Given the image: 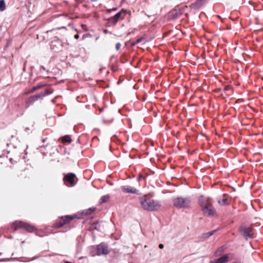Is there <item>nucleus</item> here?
Wrapping results in <instances>:
<instances>
[{
  "instance_id": "29",
  "label": "nucleus",
  "mask_w": 263,
  "mask_h": 263,
  "mask_svg": "<svg viewBox=\"0 0 263 263\" xmlns=\"http://www.w3.org/2000/svg\"><path fill=\"white\" fill-rule=\"evenodd\" d=\"M27 61H25L24 63V65H23V71H25L26 70V64H27Z\"/></svg>"
},
{
  "instance_id": "36",
  "label": "nucleus",
  "mask_w": 263,
  "mask_h": 263,
  "mask_svg": "<svg viewBox=\"0 0 263 263\" xmlns=\"http://www.w3.org/2000/svg\"><path fill=\"white\" fill-rule=\"evenodd\" d=\"M74 38L76 39H78L79 38V35L78 34H76L74 35Z\"/></svg>"
},
{
  "instance_id": "34",
  "label": "nucleus",
  "mask_w": 263,
  "mask_h": 263,
  "mask_svg": "<svg viewBox=\"0 0 263 263\" xmlns=\"http://www.w3.org/2000/svg\"><path fill=\"white\" fill-rule=\"evenodd\" d=\"M144 178V176L142 175H140L139 177H138V180H140Z\"/></svg>"
},
{
  "instance_id": "17",
  "label": "nucleus",
  "mask_w": 263,
  "mask_h": 263,
  "mask_svg": "<svg viewBox=\"0 0 263 263\" xmlns=\"http://www.w3.org/2000/svg\"><path fill=\"white\" fill-rule=\"evenodd\" d=\"M209 201L208 200H205L204 197L203 195H201L198 199V203L199 205L201 207V208L205 205L206 203H208Z\"/></svg>"
},
{
  "instance_id": "45",
  "label": "nucleus",
  "mask_w": 263,
  "mask_h": 263,
  "mask_svg": "<svg viewBox=\"0 0 263 263\" xmlns=\"http://www.w3.org/2000/svg\"><path fill=\"white\" fill-rule=\"evenodd\" d=\"M12 160V159L10 158V162H11Z\"/></svg>"
},
{
  "instance_id": "19",
  "label": "nucleus",
  "mask_w": 263,
  "mask_h": 263,
  "mask_svg": "<svg viewBox=\"0 0 263 263\" xmlns=\"http://www.w3.org/2000/svg\"><path fill=\"white\" fill-rule=\"evenodd\" d=\"M62 141L64 143H70L72 141V140L69 136L65 135L62 137Z\"/></svg>"
},
{
  "instance_id": "16",
  "label": "nucleus",
  "mask_w": 263,
  "mask_h": 263,
  "mask_svg": "<svg viewBox=\"0 0 263 263\" xmlns=\"http://www.w3.org/2000/svg\"><path fill=\"white\" fill-rule=\"evenodd\" d=\"M206 0H196L194 3L191 5L193 8L199 9L205 3Z\"/></svg>"
},
{
  "instance_id": "32",
  "label": "nucleus",
  "mask_w": 263,
  "mask_h": 263,
  "mask_svg": "<svg viewBox=\"0 0 263 263\" xmlns=\"http://www.w3.org/2000/svg\"><path fill=\"white\" fill-rule=\"evenodd\" d=\"M159 248L161 249H162L164 248V245L162 243H160L159 245Z\"/></svg>"
},
{
  "instance_id": "15",
  "label": "nucleus",
  "mask_w": 263,
  "mask_h": 263,
  "mask_svg": "<svg viewBox=\"0 0 263 263\" xmlns=\"http://www.w3.org/2000/svg\"><path fill=\"white\" fill-rule=\"evenodd\" d=\"M216 259L217 263H227L229 261V256L226 254Z\"/></svg>"
},
{
  "instance_id": "18",
  "label": "nucleus",
  "mask_w": 263,
  "mask_h": 263,
  "mask_svg": "<svg viewBox=\"0 0 263 263\" xmlns=\"http://www.w3.org/2000/svg\"><path fill=\"white\" fill-rule=\"evenodd\" d=\"M108 23L110 24L111 25H116L117 23L118 22V20H117L115 16H112L107 19Z\"/></svg>"
},
{
  "instance_id": "2",
  "label": "nucleus",
  "mask_w": 263,
  "mask_h": 263,
  "mask_svg": "<svg viewBox=\"0 0 263 263\" xmlns=\"http://www.w3.org/2000/svg\"><path fill=\"white\" fill-rule=\"evenodd\" d=\"M173 205L177 209H188L191 205L190 197H177L173 199Z\"/></svg>"
},
{
  "instance_id": "24",
  "label": "nucleus",
  "mask_w": 263,
  "mask_h": 263,
  "mask_svg": "<svg viewBox=\"0 0 263 263\" xmlns=\"http://www.w3.org/2000/svg\"><path fill=\"white\" fill-rule=\"evenodd\" d=\"M42 87H43V85H37V86H33L31 88V89L30 90V92H33L36 91V90L41 88Z\"/></svg>"
},
{
  "instance_id": "27",
  "label": "nucleus",
  "mask_w": 263,
  "mask_h": 263,
  "mask_svg": "<svg viewBox=\"0 0 263 263\" xmlns=\"http://www.w3.org/2000/svg\"><path fill=\"white\" fill-rule=\"evenodd\" d=\"M97 225H98V223H96V222L93 223L91 225V228L92 229L99 230V229L97 227Z\"/></svg>"
},
{
  "instance_id": "25",
  "label": "nucleus",
  "mask_w": 263,
  "mask_h": 263,
  "mask_svg": "<svg viewBox=\"0 0 263 263\" xmlns=\"http://www.w3.org/2000/svg\"><path fill=\"white\" fill-rule=\"evenodd\" d=\"M96 210L95 208H90L86 210V214L89 215L91 214L92 212H93Z\"/></svg>"
},
{
  "instance_id": "39",
  "label": "nucleus",
  "mask_w": 263,
  "mask_h": 263,
  "mask_svg": "<svg viewBox=\"0 0 263 263\" xmlns=\"http://www.w3.org/2000/svg\"><path fill=\"white\" fill-rule=\"evenodd\" d=\"M33 68H34V67H33V66H31V67H30L31 71L32 70V69H33Z\"/></svg>"
},
{
  "instance_id": "3",
  "label": "nucleus",
  "mask_w": 263,
  "mask_h": 263,
  "mask_svg": "<svg viewBox=\"0 0 263 263\" xmlns=\"http://www.w3.org/2000/svg\"><path fill=\"white\" fill-rule=\"evenodd\" d=\"M253 230L252 225H247L245 223L241 224L238 229L239 232L246 240L254 238Z\"/></svg>"
},
{
  "instance_id": "40",
  "label": "nucleus",
  "mask_w": 263,
  "mask_h": 263,
  "mask_svg": "<svg viewBox=\"0 0 263 263\" xmlns=\"http://www.w3.org/2000/svg\"><path fill=\"white\" fill-rule=\"evenodd\" d=\"M45 140H46V139H43V140H42L43 142H45Z\"/></svg>"
},
{
  "instance_id": "4",
  "label": "nucleus",
  "mask_w": 263,
  "mask_h": 263,
  "mask_svg": "<svg viewBox=\"0 0 263 263\" xmlns=\"http://www.w3.org/2000/svg\"><path fill=\"white\" fill-rule=\"evenodd\" d=\"M53 92V90L49 91L48 89H45L43 91L39 93L33 95L29 97L26 100V104L27 105V107H29L31 105L33 104L35 101H37L39 99H42L44 97L50 95Z\"/></svg>"
},
{
  "instance_id": "35",
  "label": "nucleus",
  "mask_w": 263,
  "mask_h": 263,
  "mask_svg": "<svg viewBox=\"0 0 263 263\" xmlns=\"http://www.w3.org/2000/svg\"><path fill=\"white\" fill-rule=\"evenodd\" d=\"M209 263H217L216 259L211 260Z\"/></svg>"
},
{
  "instance_id": "46",
  "label": "nucleus",
  "mask_w": 263,
  "mask_h": 263,
  "mask_svg": "<svg viewBox=\"0 0 263 263\" xmlns=\"http://www.w3.org/2000/svg\"><path fill=\"white\" fill-rule=\"evenodd\" d=\"M2 253H0V255H2Z\"/></svg>"
},
{
  "instance_id": "30",
  "label": "nucleus",
  "mask_w": 263,
  "mask_h": 263,
  "mask_svg": "<svg viewBox=\"0 0 263 263\" xmlns=\"http://www.w3.org/2000/svg\"><path fill=\"white\" fill-rule=\"evenodd\" d=\"M9 260V258H2L0 259V262L6 261Z\"/></svg>"
},
{
  "instance_id": "31",
  "label": "nucleus",
  "mask_w": 263,
  "mask_h": 263,
  "mask_svg": "<svg viewBox=\"0 0 263 263\" xmlns=\"http://www.w3.org/2000/svg\"><path fill=\"white\" fill-rule=\"evenodd\" d=\"M117 8H112V9H108V10H107V11H108V12H111V11H116V10H117Z\"/></svg>"
},
{
  "instance_id": "26",
  "label": "nucleus",
  "mask_w": 263,
  "mask_h": 263,
  "mask_svg": "<svg viewBox=\"0 0 263 263\" xmlns=\"http://www.w3.org/2000/svg\"><path fill=\"white\" fill-rule=\"evenodd\" d=\"M221 248H219L218 249V250H217L215 253H214V255L215 256H218L219 255H220V253H221Z\"/></svg>"
},
{
  "instance_id": "44",
  "label": "nucleus",
  "mask_w": 263,
  "mask_h": 263,
  "mask_svg": "<svg viewBox=\"0 0 263 263\" xmlns=\"http://www.w3.org/2000/svg\"><path fill=\"white\" fill-rule=\"evenodd\" d=\"M217 17H218V18H221L220 16H219V15H217Z\"/></svg>"
},
{
  "instance_id": "7",
  "label": "nucleus",
  "mask_w": 263,
  "mask_h": 263,
  "mask_svg": "<svg viewBox=\"0 0 263 263\" xmlns=\"http://www.w3.org/2000/svg\"><path fill=\"white\" fill-rule=\"evenodd\" d=\"M202 211L204 215L210 217L213 216L216 214V210L210 201L202 208Z\"/></svg>"
},
{
  "instance_id": "38",
  "label": "nucleus",
  "mask_w": 263,
  "mask_h": 263,
  "mask_svg": "<svg viewBox=\"0 0 263 263\" xmlns=\"http://www.w3.org/2000/svg\"><path fill=\"white\" fill-rule=\"evenodd\" d=\"M41 68L42 69H43L44 70H46V69H45V67H44V66H41Z\"/></svg>"
},
{
  "instance_id": "41",
  "label": "nucleus",
  "mask_w": 263,
  "mask_h": 263,
  "mask_svg": "<svg viewBox=\"0 0 263 263\" xmlns=\"http://www.w3.org/2000/svg\"><path fill=\"white\" fill-rule=\"evenodd\" d=\"M29 128L28 127H26V129H25L26 130H29Z\"/></svg>"
},
{
  "instance_id": "12",
  "label": "nucleus",
  "mask_w": 263,
  "mask_h": 263,
  "mask_svg": "<svg viewBox=\"0 0 263 263\" xmlns=\"http://www.w3.org/2000/svg\"><path fill=\"white\" fill-rule=\"evenodd\" d=\"M217 200L218 203L221 205H229L231 202V200L229 198V195L227 194H223L222 195V198L221 197H218Z\"/></svg>"
},
{
  "instance_id": "6",
  "label": "nucleus",
  "mask_w": 263,
  "mask_h": 263,
  "mask_svg": "<svg viewBox=\"0 0 263 263\" xmlns=\"http://www.w3.org/2000/svg\"><path fill=\"white\" fill-rule=\"evenodd\" d=\"M63 43L57 36L53 38L51 42L50 48L54 52H58L62 50L63 46Z\"/></svg>"
},
{
  "instance_id": "13",
  "label": "nucleus",
  "mask_w": 263,
  "mask_h": 263,
  "mask_svg": "<svg viewBox=\"0 0 263 263\" xmlns=\"http://www.w3.org/2000/svg\"><path fill=\"white\" fill-rule=\"evenodd\" d=\"M217 231H218V229H215V230L211 231L209 232L204 233L201 234L199 236V239L200 241H204L205 240H206L208 238H209L210 236L214 235Z\"/></svg>"
},
{
  "instance_id": "1",
  "label": "nucleus",
  "mask_w": 263,
  "mask_h": 263,
  "mask_svg": "<svg viewBox=\"0 0 263 263\" xmlns=\"http://www.w3.org/2000/svg\"><path fill=\"white\" fill-rule=\"evenodd\" d=\"M140 203L144 210L149 211H156L161 206L159 201L149 198H141Z\"/></svg>"
},
{
  "instance_id": "28",
  "label": "nucleus",
  "mask_w": 263,
  "mask_h": 263,
  "mask_svg": "<svg viewBox=\"0 0 263 263\" xmlns=\"http://www.w3.org/2000/svg\"><path fill=\"white\" fill-rule=\"evenodd\" d=\"M121 44L120 43H118L116 44V49L117 50H119L121 48Z\"/></svg>"
},
{
  "instance_id": "33",
  "label": "nucleus",
  "mask_w": 263,
  "mask_h": 263,
  "mask_svg": "<svg viewBox=\"0 0 263 263\" xmlns=\"http://www.w3.org/2000/svg\"><path fill=\"white\" fill-rule=\"evenodd\" d=\"M10 43H11V41H10V40L8 41L7 42V44H6V46H5V47H8L9 46V45H10Z\"/></svg>"
},
{
  "instance_id": "5",
  "label": "nucleus",
  "mask_w": 263,
  "mask_h": 263,
  "mask_svg": "<svg viewBox=\"0 0 263 263\" xmlns=\"http://www.w3.org/2000/svg\"><path fill=\"white\" fill-rule=\"evenodd\" d=\"M12 227L14 228L15 230L23 228L29 232H33L35 230V228L33 226L22 221H14L12 224Z\"/></svg>"
},
{
  "instance_id": "22",
  "label": "nucleus",
  "mask_w": 263,
  "mask_h": 263,
  "mask_svg": "<svg viewBox=\"0 0 263 263\" xmlns=\"http://www.w3.org/2000/svg\"><path fill=\"white\" fill-rule=\"evenodd\" d=\"M6 9V4L5 0H0V11H3Z\"/></svg>"
},
{
  "instance_id": "20",
  "label": "nucleus",
  "mask_w": 263,
  "mask_h": 263,
  "mask_svg": "<svg viewBox=\"0 0 263 263\" xmlns=\"http://www.w3.org/2000/svg\"><path fill=\"white\" fill-rule=\"evenodd\" d=\"M126 11V10H125L124 9H122L120 11H119L115 15H114V16H115V17H116L119 21V19L120 18V17H121L122 14L123 13H125Z\"/></svg>"
},
{
  "instance_id": "37",
  "label": "nucleus",
  "mask_w": 263,
  "mask_h": 263,
  "mask_svg": "<svg viewBox=\"0 0 263 263\" xmlns=\"http://www.w3.org/2000/svg\"><path fill=\"white\" fill-rule=\"evenodd\" d=\"M103 32H104L105 34H107V33H108L109 32H108V31L107 29H104V30H103Z\"/></svg>"
},
{
  "instance_id": "10",
  "label": "nucleus",
  "mask_w": 263,
  "mask_h": 263,
  "mask_svg": "<svg viewBox=\"0 0 263 263\" xmlns=\"http://www.w3.org/2000/svg\"><path fill=\"white\" fill-rule=\"evenodd\" d=\"M76 218V216H72V215H66L61 217V219L62 220V221H60L56 223V227L58 228H60L62 227L64 224L69 222L71 220L74 219Z\"/></svg>"
},
{
  "instance_id": "21",
  "label": "nucleus",
  "mask_w": 263,
  "mask_h": 263,
  "mask_svg": "<svg viewBox=\"0 0 263 263\" xmlns=\"http://www.w3.org/2000/svg\"><path fill=\"white\" fill-rule=\"evenodd\" d=\"M109 198V196L108 195H104L101 197L100 201V203L101 204L104 203L107 201V200Z\"/></svg>"
},
{
  "instance_id": "8",
  "label": "nucleus",
  "mask_w": 263,
  "mask_h": 263,
  "mask_svg": "<svg viewBox=\"0 0 263 263\" xmlns=\"http://www.w3.org/2000/svg\"><path fill=\"white\" fill-rule=\"evenodd\" d=\"M96 255L100 256L101 255H107L109 253L108 247L104 242H101L96 247Z\"/></svg>"
},
{
  "instance_id": "11",
  "label": "nucleus",
  "mask_w": 263,
  "mask_h": 263,
  "mask_svg": "<svg viewBox=\"0 0 263 263\" xmlns=\"http://www.w3.org/2000/svg\"><path fill=\"white\" fill-rule=\"evenodd\" d=\"M122 191L124 193L134 194L136 195H140V192L137 190L135 187L129 186L125 185L122 187Z\"/></svg>"
},
{
  "instance_id": "23",
  "label": "nucleus",
  "mask_w": 263,
  "mask_h": 263,
  "mask_svg": "<svg viewBox=\"0 0 263 263\" xmlns=\"http://www.w3.org/2000/svg\"><path fill=\"white\" fill-rule=\"evenodd\" d=\"M144 37H141L139 39H138L135 42H133L132 43V46H135L136 45V44H138V43H140V42H142V40H144Z\"/></svg>"
},
{
  "instance_id": "9",
  "label": "nucleus",
  "mask_w": 263,
  "mask_h": 263,
  "mask_svg": "<svg viewBox=\"0 0 263 263\" xmlns=\"http://www.w3.org/2000/svg\"><path fill=\"white\" fill-rule=\"evenodd\" d=\"M76 177V176L74 173H70L65 175L63 181L66 185L73 186L76 183L74 181Z\"/></svg>"
},
{
  "instance_id": "14",
  "label": "nucleus",
  "mask_w": 263,
  "mask_h": 263,
  "mask_svg": "<svg viewBox=\"0 0 263 263\" xmlns=\"http://www.w3.org/2000/svg\"><path fill=\"white\" fill-rule=\"evenodd\" d=\"M183 9L174 10L171 12V16L173 20H176L183 14Z\"/></svg>"
},
{
  "instance_id": "42",
  "label": "nucleus",
  "mask_w": 263,
  "mask_h": 263,
  "mask_svg": "<svg viewBox=\"0 0 263 263\" xmlns=\"http://www.w3.org/2000/svg\"><path fill=\"white\" fill-rule=\"evenodd\" d=\"M233 263H240V262H238V261H235V262H233Z\"/></svg>"
},
{
  "instance_id": "43",
  "label": "nucleus",
  "mask_w": 263,
  "mask_h": 263,
  "mask_svg": "<svg viewBox=\"0 0 263 263\" xmlns=\"http://www.w3.org/2000/svg\"><path fill=\"white\" fill-rule=\"evenodd\" d=\"M45 147V145H43V146H40V147H41H41Z\"/></svg>"
}]
</instances>
